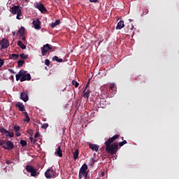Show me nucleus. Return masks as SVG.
Segmentation results:
<instances>
[{
  "mask_svg": "<svg viewBox=\"0 0 179 179\" xmlns=\"http://www.w3.org/2000/svg\"><path fill=\"white\" fill-rule=\"evenodd\" d=\"M120 138V135L115 134L111 138H109L106 142V152L109 155H115L117 152H118V143H113L114 141ZM113 143V144H111Z\"/></svg>",
  "mask_w": 179,
  "mask_h": 179,
  "instance_id": "1",
  "label": "nucleus"
},
{
  "mask_svg": "<svg viewBox=\"0 0 179 179\" xmlns=\"http://www.w3.org/2000/svg\"><path fill=\"white\" fill-rule=\"evenodd\" d=\"M15 78L17 81L20 80V82L31 80V76H30V73H27V71L24 70H20L15 76Z\"/></svg>",
  "mask_w": 179,
  "mask_h": 179,
  "instance_id": "2",
  "label": "nucleus"
},
{
  "mask_svg": "<svg viewBox=\"0 0 179 179\" xmlns=\"http://www.w3.org/2000/svg\"><path fill=\"white\" fill-rule=\"evenodd\" d=\"M0 146L5 150H12L15 149V144H13V142L8 139H0Z\"/></svg>",
  "mask_w": 179,
  "mask_h": 179,
  "instance_id": "3",
  "label": "nucleus"
},
{
  "mask_svg": "<svg viewBox=\"0 0 179 179\" xmlns=\"http://www.w3.org/2000/svg\"><path fill=\"white\" fill-rule=\"evenodd\" d=\"M89 172L87 171V164H84L80 169L79 174H78V179H82L85 177V179L87 178V175Z\"/></svg>",
  "mask_w": 179,
  "mask_h": 179,
  "instance_id": "4",
  "label": "nucleus"
},
{
  "mask_svg": "<svg viewBox=\"0 0 179 179\" xmlns=\"http://www.w3.org/2000/svg\"><path fill=\"white\" fill-rule=\"evenodd\" d=\"M51 50H55V47L48 43L43 45V47L41 48L42 55L45 57V55H47V52H48V51H51Z\"/></svg>",
  "mask_w": 179,
  "mask_h": 179,
  "instance_id": "5",
  "label": "nucleus"
},
{
  "mask_svg": "<svg viewBox=\"0 0 179 179\" xmlns=\"http://www.w3.org/2000/svg\"><path fill=\"white\" fill-rule=\"evenodd\" d=\"M0 132L2 134V135H5V136L7 138H13V136H15V133H13V131H9L3 127H0Z\"/></svg>",
  "mask_w": 179,
  "mask_h": 179,
  "instance_id": "6",
  "label": "nucleus"
},
{
  "mask_svg": "<svg viewBox=\"0 0 179 179\" xmlns=\"http://www.w3.org/2000/svg\"><path fill=\"white\" fill-rule=\"evenodd\" d=\"M45 177L46 178H55L57 177V173L55 172L54 169H48L45 172Z\"/></svg>",
  "mask_w": 179,
  "mask_h": 179,
  "instance_id": "7",
  "label": "nucleus"
},
{
  "mask_svg": "<svg viewBox=\"0 0 179 179\" xmlns=\"http://www.w3.org/2000/svg\"><path fill=\"white\" fill-rule=\"evenodd\" d=\"M27 171L31 173V177H36L37 176V170L31 165H27L25 167Z\"/></svg>",
  "mask_w": 179,
  "mask_h": 179,
  "instance_id": "8",
  "label": "nucleus"
},
{
  "mask_svg": "<svg viewBox=\"0 0 179 179\" xmlns=\"http://www.w3.org/2000/svg\"><path fill=\"white\" fill-rule=\"evenodd\" d=\"M35 8H36V9H38V10L41 12V13H45V12H47V8H45V6H44V4L41 3H36L35 5Z\"/></svg>",
  "mask_w": 179,
  "mask_h": 179,
  "instance_id": "9",
  "label": "nucleus"
},
{
  "mask_svg": "<svg viewBox=\"0 0 179 179\" xmlns=\"http://www.w3.org/2000/svg\"><path fill=\"white\" fill-rule=\"evenodd\" d=\"M32 24L34 26V29H36V30H40V29H41V22H40V20L36 19V20H34Z\"/></svg>",
  "mask_w": 179,
  "mask_h": 179,
  "instance_id": "10",
  "label": "nucleus"
},
{
  "mask_svg": "<svg viewBox=\"0 0 179 179\" xmlns=\"http://www.w3.org/2000/svg\"><path fill=\"white\" fill-rule=\"evenodd\" d=\"M0 44H1L2 50H5V48H8L9 47V41L8 40H6V38H3L0 41Z\"/></svg>",
  "mask_w": 179,
  "mask_h": 179,
  "instance_id": "11",
  "label": "nucleus"
},
{
  "mask_svg": "<svg viewBox=\"0 0 179 179\" xmlns=\"http://www.w3.org/2000/svg\"><path fill=\"white\" fill-rule=\"evenodd\" d=\"M10 9V12L13 13V15H16L22 10L20 7L18 6H13Z\"/></svg>",
  "mask_w": 179,
  "mask_h": 179,
  "instance_id": "12",
  "label": "nucleus"
},
{
  "mask_svg": "<svg viewBox=\"0 0 179 179\" xmlns=\"http://www.w3.org/2000/svg\"><path fill=\"white\" fill-rule=\"evenodd\" d=\"M20 99L21 100H22V101H24V103H26L29 101V94L24 92H22L20 94Z\"/></svg>",
  "mask_w": 179,
  "mask_h": 179,
  "instance_id": "13",
  "label": "nucleus"
},
{
  "mask_svg": "<svg viewBox=\"0 0 179 179\" xmlns=\"http://www.w3.org/2000/svg\"><path fill=\"white\" fill-rule=\"evenodd\" d=\"M15 107H17L20 111H22V112L26 111V109L24 108V105L22 102H17L15 104Z\"/></svg>",
  "mask_w": 179,
  "mask_h": 179,
  "instance_id": "14",
  "label": "nucleus"
},
{
  "mask_svg": "<svg viewBox=\"0 0 179 179\" xmlns=\"http://www.w3.org/2000/svg\"><path fill=\"white\" fill-rule=\"evenodd\" d=\"M89 148L90 149L92 150L94 152H98L99 147L96 144H92V143H90Z\"/></svg>",
  "mask_w": 179,
  "mask_h": 179,
  "instance_id": "15",
  "label": "nucleus"
},
{
  "mask_svg": "<svg viewBox=\"0 0 179 179\" xmlns=\"http://www.w3.org/2000/svg\"><path fill=\"white\" fill-rule=\"evenodd\" d=\"M124 26H125V24H124V21L120 20L116 26V30H121V29H123Z\"/></svg>",
  "mask_w": 179,
  "mask_h": 179,
  "instance_id": "16",
  "label": "nucleus"
},
{
  "mask_svg": "<svg viewBox=\"0 0 179 179\" xmlns=\"http://www.w3.org/2000/svg\"><path fill=\"white\" fill-rule=\"evenodd\" d=\"M55 155L59 156V157H62V150H61V147L58 146V148L55 150Z\"/></svg>",
  "mask_w": 179,
  "mask_h": 179,
  "instance_id": "17",
  "label": "nucleus"
},
{
  "mask_svg": "<svg viewBox=\"0 0 179 179\" xmlns=\"http://www.w3.org/2000/svg\"><path fill=\"white\" fill-rule=\"evenodd\" d=\"M83 97L87 99V100H89V97H90V90H87V91L85 90V92H83Z\"/></svg>",
  "mask_w": 179,
  "mask_h": 179,
  "instance_id": "18",
  "label": "nucleus"
},
{
  "mask_svg": "<svg viewBox=\"0 0 179 179\" xmlns=\"http://www.w3.org/2000/svg\"><path fill=\"white\" fill-rule=\"evenodd\" d=\"M59 24H61V20H56V22H52L50 26H51L52 29H54L56 26H58Z\"/></svg>",
  "mask_w": 179,
  "mask_h": 179,
  "instance_id": "19",
  "label": "nucleus"
},
{
  "mask_svg": "<svg viewBox=\"0 0 179 179\" xmlns=\"http://www.w3.org/2000/svg\"><path fill=\"white\" fill-rule=\"evenodd\" d=\"M17 45L20 48H22V50H26V45L23 44V42L22 41H19L17 42Z\"/></svg>",
  "mask_w": 179,
  "mask_h": 179,
  "instance_id": "20",
  "label": "nucleus"
},
{
  "mask_svg": "<svg viewBox=\"0 0 179 179\" xmlns=\"http://www.w3.org/2000/svg\"><path fill=\"white\" fill-rule=\"evenodd\" d=\"M73 159L76 160L78 157H79V149H76L74 152H73Z\"/></svg>",
  "mask_w": 179,
  "mask_h": 179,
  "instance_id": "21",
  "label": "nucleus"
},
{
  "mask_svg": "<svg viewBox=\"0 0 179 179\" xmlns=\"http://www.w3.org/2000/svg\"><path fill=\"white\" fill-rule=\"evenodd\" d=\"M17 58H19V55L17 54H11L9 55V59H17Z\"/></svg>",
  "mask_w": 179,
  "mask_h": 179,
  "instance_id": "22",
  "label": "nucleus"
},
{
  "mask_svg": "<svg viewBox=\"0 0 179 179\" xmlns=\"http://www.w3.org/2000/svg\"><path fill=\"white\" fill-rule=\"evenodd\" d=\"M25 29L23 27H21L19 30H18V33L19 34H20L21 36H24V31H25Z\"/></svg>",
  "mask_w": 179,
  "mask_h": 179,
  "instance_id": "23",
  "label": "nucleus"
},
{
  "mask_svg": "<svg viewBox=\"0 0 179 179\" xmlns=\"http://www.w3.org/2000/svg\"><path fill=\"white\" fill-rule=\"evenodd\" d=\"M52 59V61H56L57 62H64V60L62 59H59L57 56H54Z\"/></svg>",
  "mask_w": 179,
  "mask_h": 179,
  "instance_id": "24",
  "label": "nucleus"
},
{
  "mask_svg": "<svg viewBox=\"0 0 179 179\" xmlns=\"http://www.w3.org/2000/svg\"><path fill=\"white\" fill-rule=\"evenodd\" d=\"M17 16H16V19H17L18 20H20L21 19H23V15H22V10L20 11L19 13H17Z\"/></svg>",
  "mask_w": 179,
  "mask_h": 179,
  "instance_id": "25",
  "label": "nucleus"
},
{
  "mask_svg": "<svg viewBox=\"0 0 179 179\" xmlns=\"http://www.w3.org/2000/svg\"><path fill=\"white\" fill-rule=\"evenodd\" d=\"M24 64V60L23 59H20L17 62L18 68L23 66Z\"/></svg>",
  "mask_w": 179,
  "mask_h": 179,
  "instance_id": "26",
  "label": "nucleus"
},
{
  "mask_svg": "<svg viewBox=\"0 0 179 179\" xmlns=\"http://www.w3.org/2000/svg\"><path fill=\"white\" fill-rule=\"evenodd\" d=\"M20 145H21V146H22V148H24V146H27V141H26L24 140H21L20 141Z\"/></svg>",
  "mask_w": 179,
  "mask_h": 179,
  "instance_id": "27",
  "label": "nucleus"
},
{
  "mask_svg": "<svg viewBox=\"0 0 179 179\" xmlns=\"http://www.w3.org/2000/svg\"><path fill=\"white\" fill-rule=\"evenodd\" d=\"M20 57L22 59H27V57H29V55L24 53H22L21 55H20Z\"/></svg>",
  "mask_w": 179,
  "mask_h": 179,
  "instance_id": "28",
  "label": "nucleus"
},
{
  "mask_svg": "<svg viewBox=\"0 0 179 179\" xmlns=\"http://www.w3.org/2000/svg\"><path fill=\"white\" fill-rule=\"evenodd\" d=\"M128 143L127 142V141L126 140H124L123 141H122V142H120V143H119V146L120 147V148H122V146H124V145H127Z\"/></svg>",
  "mask_w": 179,
  "mask_h": 179,
  "instance_id": "29",
  "label": "nucleus"
},
{
  "mask_svg": "<svg viewBox=\"0 0 179 179\" xmlns=\"http://www.w3.org/2000/svg\"><path fill=\"white\" fill-rule=\"evenodd\" d=\"M73 86H75V87H78L79 86V83L76 82V80L72 81Z\"/></svg>",
  "mask_w": 179,
  "mask_h": 179,
  "instance_id": "30",
  "label": "nucleus"
},
{
  "mask_svg": "<svg viewBox=\"0 0 179 179\" xmlns=\"http://www.w3.org/2000/svg\"><path fill=\"white\" fill-rule=\"evenodd\" d=\"M41 128L43 129H47V128H48V123H43L41 126Z\"/></svg>",
  "mask_w": 179,
  "mask_h": 179,
  "instance_id": "31",
  "label": "nucleus"
},
{
  "mask_svg": "<svg viewBox=\"0 0 179 179\" xmlns=\"http://www.w3.org/2000/svg\"><path fill=\"white\" fill-rule=\"evenodd\" d=\"M24 121V122H30V117H29V115L25 116Z\"/></svg>",
  "mask_w": 179,
  "mask_h": 179,
  "instance_id": "32",
  "label": "nucleus"
},
{
  "mask_svg": "<svg viewBox=\"0 0 179 179\" xmlns=\"http://www.w3.org/2000/svg\"><path fill=\"white\" fill-rule=\"evenodd\" d=\"M14 131L15 132H19V131H20V127H19V126H14Z\"/></svg>",
  "mask_w": 179,
  "mask_h": 179,
  "instance_id": "33",
  "label": "nucleus"
},
{
  "mask_svg": "<svg viewBox=\"0 0 179 179\" xmlns=\"http://www.w3.org/2000/svg\"><path fill=\"white\" fill-rule=\"evenodd\" d=\"M5 64V60L3 59L0 58V68L1 66H3V64Z\"/></svg>",
  "mask_w": 179,
  "mask_h": 179,
  "instance_id": "34",
  "label": "nucleus"
},
{
  "mask_svg": "<svg viewBox=\"0 0 179 179\" xmlns=\"http://www.w3.org/2000/svg\"><path fill=\"white\" fill-rule=\"evenodd\" d=\"M110 90H114V87H115V85L114 83H111L110 84V86H109Z\"/></svg>",
  "mask_w": 179,
  "mask_h": 179,
  "instance_id": "35",
  "label": "nucleus"
},
{
  "mask_svg": "<svg viewBox=\"0 0 179 179\" xmlns=\"http://www.w3.org/2000/svg\"><path fill=\"white\" fill-rule=\"evenodd\" d=\"M29 139H30L31 143L34 144V143H36V142H37V140L34 139V138H33V137H31Z\"/></svg>",
  "mask_w": 179,
  "mask_h": 179,
  "instance_id": "36",
  "label": "nucleus"
},
{
  "mask_svg": "<svg viewBox=\"0 0 179 179\" xmlns=\"http://www.w3.org/2000/svg\"><path fill=\"white\" fill-rule=\"evenodd\" d=\"M45 65H47V66H50V60L48 59H46L45 60Z\"/></svg>",
  "mask_w": 179,
  "mask_h": 179,
  "instance_id": "37",
  "label": "nucleus"
},
{
  "mask_svg": "<svg viewBox=\"0 0 179 179\" xmlns=\"http://www.w3.org/2000/svg\"><path fill=\"white\" fill-rule=\"evenodd\" d=\"M148 13H149V10L145 9L143 12V15H148Z\"/></svg>",
  "mask_w": 179,
  "mask_h": 179,
  "instance_id": "38",
  "label": "nucleus"
},
{
  "mask_svg": "<svg viewBox=\"0 0 179 179\" xmlns=\"http://www.w3.org/2000/svg\"><path fill=\"white\" fill-rule=\"evenodd\" d=\"M88 87H89V82H88V83H87V85H85L83 92H86V90H87V88H88Z\"/></svg>",
  "mask_w": 179,
  "mask_h": 179,
  "instance_id": "39",
  "label": "nucleus"
},
{
  "mask_svg": "<svg viewBox=\"0 0 179 179\" xmlns=\"http://www.w3.org/2000/svg\"><path fill=\"white\" fill-rule=\"evenodd\" d=\"M34 138H40V133L39 132H36L34 135Z\"/></svg>",
  "mask_w": 179,
  "mask_h": 179,
  "instance_id": "40",
  "label": "nucleus"
},
{
  "mask_svg": "<svg viewBox=\"0 0 179 179\" xmlns=\"http://www.w3.org/2000/svg\"><path fill=\"white\" fill-rule=\"evenodd\" d=\"M6 164H12L13 162L10 160H6Z\"/></svg>",
  "mask_w": 179,
  "mask_h": 179,
  "instance_id": "41",
  "label": "nucleus"
},
{
  "mask_svg": "<svg viewBox=\"0 0 179 179\" xmlns=\"http://www.w3.org/2000/svg\"><path fill=\"white\" fill-rule=\"evenodd\" d=\"M28 134H29V135H33V130L32 129L28 130Z\"/></svg>",
  "mask_w": 179,
  "mask_h": 179,
  "instance_id": "42",
  "label": "nucleus"
},
{
  "mask_svg": "<svg viewBox=\"0 0 179 179\" xmlns=\"http://www.w3.org/2000/svg\"><path fill=\"white\" fill-rule=\"evenodd\" d=\"M21 134L19 131H15V136H20Z\"/></svg>",
  "mask_w": 179,
  "mask_h": 179,
  "instance_id": "43",
  "label": "nucleus"
},
{
  "mask_svg": "<svg viewBox=\"0 0 179 179\" xmlns=\"http://www.w3.org/2000/svg\"><path fill=\"white\" fill-rule=\"evenodd\" d=\"M22 113H23L24 117L29 115V114H27V112L23 111Z\"/></svg>",
  "mask_w": 179,
  "mask_h": 179,
  "instance_id": "44",
  "label": "nucleus"
},
{
  "mask_svg": "<svg viewBox=\"0 0 179 179\" xmlns=\"http://www.w3.org/2000/svg\"><path fill=\"white\" fill-rule=\"evenodd\" d=\"M22 38V41H26V37L23 36H21Z\"/></svg>",
  "mask_w": 179,
  "mask_h": 179,
  "instance_id": "45",
  "label": "nucleus"
},
{
  "mask_svg": "<svg viewBox=\"0 0 179 179\" xmlns=\"http://www.w3.org/2000/svg\"><path fill=\"white\" fill-rule=\"evenodd\" d=\"M98 0H90V2H97Z\"/></svg>",
  "mask_w": 179,
  "mask_h": 179,
  "instance_id": "46",
  "label": "nucleus"
},
{
  "mask_svg": "<svg viewBox=\"0 0 179 179\" xmlns=\"http://www.w3.org/2000/svg\"><path fill=\"white\" fill-rule=\"evenodd\" d=\"M130 29H131V30H134V24H131V26Z\"/></svg>",
  "mask_w": 179,
  "mask_h": 179,
  "instance_id": "47",
  "label": "nucleus"
},
{
  "mask_svg": "<svg viewBox=\"0 0 179 179\" xmlns=\"http://www.w3.org/2000/svg\"><path fill=\"white\" fill-rule=\"evenodd\" d=\"M101 177H104V172H101Z\"/></svg>",
  "mask_w": 179,
  "mask_h": 179,
  "instance_id": "48",
  "label": "nucleus"
},
{
  "mask_svg": "<svg viewBox=\"0 0 179 179\" xmlns=\"http://www.w3.org/2000/svg\"><path fill=\"white\" fill-rule=\"evenodd\" d=\"M102 42H103V41H100L98 43V45H100Z\"/></svg>",
  "mask_w": 179,
  "mask_h": 179,
  "instance_id": "49",
  "label": "nucleus"
},
{
  "mask_svg": "<svg viewBox=\"0 0 179 179\" xmlns=\"http://www.w3.org/2000/svg\"><path fill=\"white\" fill-rule=\"evenodd\" d=\"M25 2H29V0H24Z\"/></svg>",
  "mask_w": 179,
  "mask_h": 179,
  "instance_id": "50",
  "label": "nucleus"
},
{
  "mask_svg": "<svg viewBox=\"0 0 179 179\" xmlns=\"http://www.w3.org/2000/svg\"><path fill=\"white\" fill-rule=\"evenodd\" d=\"M12 73H15V72L13 71H11Z\"/></svg>",
  "mask_w": 179,
  "mask_h": 179,
  "instance_id": "51",
  "label": "nucleus"
},
{
  "mask_svg": "<svg viewBox=\"0 0 179 179\" xmlns=\"http://www.w3.org/2000/svg\"><path fill=\"white\" fill-rule=\"evenodd\" d=\"M93 164H94V162H93V163L91 164V166H93Z\"/></svg>",
  "mask_w": 179,
  "mask_h": 179,
  "instance_id": "52",
  "label": "nucleus"
},
{
  "mask_svg": "<svg viewBox=\"0 0 179 179\" xmlns=\"http://www.w3.org/2000/svg\"><path fill=\"white\" fill-rule=\"evenodd\" d=\"M12 79H13V76H11Z\"/></svg>",
  "mask_w": 179,
  "mask_h": 179,
  "instance_id": "53",
  "label": "nucleus"
},
{
  "mask_svg": "<svg viewBox=\"0 0 179 179\" xmlns=\"http://www.w3.org/2000/svg\"><path fill=\"white\" fill-rule=\"evenodd\" d=\"M13 35L15 36V33H13Z\"/></svg>",
  "mask_w": 179,
  "mask_h": 179,
  "instance_id": "54",
  "label": "nucleus"
}]
</instances>
